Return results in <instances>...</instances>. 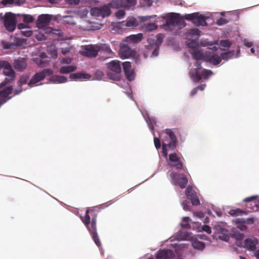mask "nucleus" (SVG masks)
<instances>
[{"label": "nucleus", "mask_w": 259, "mask_h": 259, "mask_svg": "<svg viewBox=\"0 0 259 259\" xmlns=\"http://www.w3.org/2000/svg\"><path fill=\"white\" fill-rule=\"evenodd\" d=\"M99 212L98 207L90 208L87 209L84 217H81V220L87 229L95 244L98 246L101 245L97 230V218Z\"/></svg>", "instance_id": "nucleus-1"}, {"label": "nucleus", "mask_w": 259, "mask_h": 259, "mask_svg": "<svg viewBox=\"0 0 259 259\" xmlns=\"http://www.w3.org/2000/svg\"><path fill=\"white\" fill-rule=\"evenodd\" d=\"M191 53L193 59L196 60H202L212 65H219L220 63L219 55L214 52L206 51L203 53L198 49H194Z\"/></svg>", "instance_id": "nucleus-2"}, {"label": "nucleus", "mask_w": 259, "mask_h": 259, "mask_svg": "<svg viewBox=\"0 0 259 259\" xmlns=\"http://www.w3.org/2000/svg\"><path fill=\"white\" fill-rule=\"evenodd\" d=\"M196 66L189 72L190 77L195 83L199 82L202 78L207 79L213 74L211 70L202 68L201 66Z\"/></svg>", "instance_id": "nucleus-3"}, {"label": "nucleus", "mask_w": 259, "mask_h": 259, "mask_svg": "<svg viewBox=\"0 0 259 259\" xmlns=\"http://www.w3.org/2000/svg\"><path fill=\"white\" fill-rule=\"evenodd\" d=\"M163 38V35L159 33L156 35V40L152 38H148L147 39L148 45H146L145 47L146 49L149 51H152V56L156 57L158 54V50L162 42Z\"/></svg>", "instance_id": "nucleus-4"}, {"label": "nucleus", "mask_w": 259, "mask_h": 259, "mask_svg": "<svg viewBox=\"0 0 259 259\" xmlns=\"http://www.w3.org/2000/svg\"><path fill=\"white\" fill-rule=\"evenodd\" d=\"M164 133L169 138L170 141L167 143H162V153L164 156L166 157L167 155L166 147H168L169 150H173L177 144V138L174 132L171 129H166Z\"/></svg>", "instance_id": "nucleus-5"}, {"label": "nucleus", "mask_w": 259, "mask_h": 259, "mask_svg": "<svg viewBox=\"0 0 259 259\" xmlns=\"http://www.w3.org/2000/svg\"><path fill=\"white\" fill-rule=\"evenodd\" d=\"M0 70H2L4 74L7 76L4 81L0 84L1 89L14 80L15 72L12 66H0Z\"/></svg>", "instance_id": "nucleus-6"}, {"label": "nucleus", "mask_w": 259, "mask_h": 259, "mask_svg": "<svg viewBox=\"0 0 259 259\" xmlns=\"http://www.w3.org/2000/svg\"><path fill=\"white\" fill-rule=\"evenodd\" d=\"M170 177L174 184L179 185L182 189L186 188L188 181L184 174L172 172L170 174Z\"/></svg>", "instance_id": "nucleus-7"}, {"label": "nucleus", "mask_w": 259, "mask_h": 259, "mask_svg": "<svg viewBox=\"0 0 259 259\" xmlns=\"http://www.w3.org/2000/svg\"><path fill=\"white\" fill-rule=\"evenodd\" d=\"M53 73L51 69H45L42 71L35 73L28 83V85H32L42 80L46 76H50Z\"/></svg>", "instance_id": "nucleus-8"}, {"label": "nucleus", "mask_w": 259, "mask_h": 259, "mask_svg": "<svg viewBox=\"0 0 259 259\" xmlns=\"http://www.w3.org/2000/svg\"><path fill=\"white\" fill-rule=\"evenodd\" d=\"M16 19L15 15L11 13H6L4 17V25L6 29L10 31H13L16 27Z\"/></svg>", "instance_id": "nucleus-9"}, {"label": "nucleus", "mask_w": 259, "mask_h": 259, "mask_svg": "<svg viewBox=\"0 0 259 259\" xmlns=\"http://www.w3.org/2000/svg\"><path fill=\"white\" fill-rule=\"evenodd\" d=\"M120 56L121 58L125 59L128 58H135L137 60L138 56L136 52L132 49L126 45L121 46L119 50Z\"/></svg>", "instance_id": "nucleus-10"}, {"label": "nucleus", "mask_w": 259, "mask_h": 259, "mask_svg": "<svg viewBox=\"0 0 259 259\" xmlns=\"http://www.w3.org/2000/svg\"><path fill=\"white\" fill-rule=\"evenodd\" d=\"M99 52H100L99 45H90L83 47L81 54L84 56L89 58H93L97 56Z\"/></svg>", "instance_id": "nucleus-11"}, {"label": "nucleus", "mask_w": 259, "mask_h": 259, "mask_svg": "<svg viewBox=\"0 0 259 259\" xmlns=\"http://www.w3.org/2000/svg\"><path fill=\"white\" fill-rule=\"evenodd\" d=\"M109 71L107 73L108 77L114 81H118L121 78V66H108Z\"/></svg>", "instance_id": "nucleus-12"}, {"label": "nucleus", "mask_w": 259, "mask_h": 259, "mask_svg": "<svg viewBox=\"0 0 259 259\" xmlns=\"http://www.w3.org/2000/svg\"><path fill=\"white\" fill-rule=\"evenodd\" d=\"M166 25L168 27L179 25L185 26L184 21L179 14H174L167 20Z\"/></svg>", "instance_id": "nucleus-13"}, {"label": "nucleus", "mask_w": 259, "mask_h": 259, "mask_svg": "<svg viewBox=\"0 0 259 259\" xmlns=\"http://www.w3.org/2000/svg\"><path fill=\"white\" fill-rule=\"evenodd\" d=\"M169 160L173 163L170 165L171 167H174L177 169H183L185 170L183 162L181 161L180 158L178 157L177 153H173L170 154L169 155Z\"/></svg>", "instance_id": "nucleus-14"}, {"label": "nucleus", "mask_w": 259, "mask_h": 259, "mask_svg": "<svg viewBox=\"0 0 259 259\" xmlns=\"http://www.w3.org/2000/svg\"><path fill=\"white\" fill-rule=\"evenodd\" d=\"M110 13L109 7L107 6H104L100 8H94L91 10L92 15L103 17L109 16Z\"/></svg>", "instance_id": "nucleus-15"}, {"label": "nucleus", "mask_w": 259, "mask_h": 259, "mask_svg": "<svg viewBox=\"0 0 259 259\" xmlns=\"http://www.w3.org/2000/svg\"><path fill=\"white\" fill-rule=\"evenodd\" d=\"M185 194L187 198L191 201L193 205H198L200 204V201L196 193L191 186H188L187 188L185 191Z\"/></svg>", "instance_id": "nucleus-16"}, {"label": "nucleus", "mask_w": 259, "mask_h": 259, "mask_svg": "<svg viewBox=\"0 0 259 259\" xmlns=\"http://www.w3.org/2000/svg\"><path fill=\"white\" fill-rule=\"evenodd\" d=\"M136 3V0H120L119 4H117L116 1H113L110 4L111 7L115 8H130L135 5Z\"/></svg>", "instance_id": "nucleus-17"}, {"label": "nucleus", "mask_w": 259, "mask_h": 259, "mask_svg": "<svg viewBox=\"0 0 259 259\" xmlns=\"http://www.w3.org/2000/svg\"><path fill=\"white\" fill-rule=\"evenodd\" d=\"M51 21L50 15L42 14L38 16L37 20L36 25L38 28H43L49 25Z\"/></svg>", "instance_id": "nucleus-18"}, {"label": "nucleus", "mask_w": 259, "mask_h": 259, "mask_svg": "<svg viewBox=\"0 0 259 259\" xmlns=\"http://www.w3.org/2000/svg\"><path fill=\"white\" fill-rule=\"evenodd\" d=\"M174 256V252L169 249L159 250L156 254V259H171Z\"/></svg>", "instance_id": "nucleus-19"}, {"label": "nucleus", "mask_w": 259, "mask_h": 259, "mask_svg": "<svg viewBox=\"0 0 259 259\" xmlns=\"http://www.w3.org/2000/svg\"><path fill=\"white\" fill-rule=\"evenodd\" d=\"M33 61L37 65H48L50 62V58L47 56L46 53L42 52L38 57L34 58Z\"/></svg>", "instance_id": "nucleus-20"}, {"label": "nucleus", "mask_w": 259, "mask_h": 259, "mask_svg": "<svg viewBox=\"0 0 259 259\" xmlns=\"http://www.w3.org/2000/svg\"><path fill=\"white\" fill-rule=\"evenodd\" d=\"M258 241L255 238H248L244 240L245 247L250 251L255 250Z\"/></svg>", "instance_id": "nucleus-21"}, {"label": "nucleus", "mask_w": 259, "mask_h": 259, "mask_svg": "<svg viewBox=\"0 0 259 259\" xmlns=\"http://www.w3.org/2000/svg\"><path fill=\"white\" fill-rule=\"evenodd\" d=\"M132 66H123V70L127 79L129 81H133L136 77V73Z\"/></svg>", "instance_id": "nucleus-22"}, {"label": "nucleus", "mask_w": 259, "mask_h": 259, "mask_svg": "<svg viewBox=\"0 0 259 259\" xmlns=\"http://www.w3.org/2000/svg\"><path fill=\"white\" fill-rule=\"evenodd\" d=\"M217 229L218 238L223 241H228L230 238V233L228 230L220 226Z\"/></svg>", "instance_id": "nucleus-23"}, {"label": "nucleus", "mask_w": 259, "mask_h": 259, "mask_svg": "<svg viewBox=\"0 0 259 259\" xmlns=\"http://www.w3.org/2000/svg\"><path fill=\"white\" fill-rule=\"evenodd\" d=\"M26 40L25 39H16V43L4 42H3L4 47L6 49L13 48L15 46H22L26 44Z\"/></svg>", "instance_id": "nucleus-24"}, {"label": "nucleus", "mask_w": 259, "mask_h": 259, "mask_svg": "<svg viewBox=\"0 0 259 259\" xmlns=\"http://www.w3.org/2000/svg\"><path fill=\"white\" fill-rule=\"evenodd\" d=\"M70 78L72 79H90L91 78V75L84 73V72H77L74 73H71L69 76Z\"/></svg>", "instance_id": "nucleus-25"}, {"label": "nucleus", "mask_w": 259, "mask_h": 259, "mask_svg": "<svg viewBox=\"0 0 259 259\" xmlns=\"http://www.w3.org/2000/svg\"><path fill=\"white\" fill-rule=\"evenodd\" d=\"M206 18L202 15H198V13H196L193 23L196 26H206L207 25L205 21Z\"/></svg>", "instance_id": "nucleus-26"}, {"label": "nucleus", "mask_w": 259, "mask_h": 259, "mask_svg": "<svg viewBox=\"0 0 259 259\" xmlns=\"http://www.w3.org/2000/svg\"><path fill=\"white\" fill-rule=\"evenodd\" d=\"M233 223L236 225L237 228L242 231L247 229V227L244 223V219L237 218L233 220Z\"/></svg>", "instance_id": "nucleus-27"}, {"label": "nucleus", "mask_w": 259, "mask_h": 259, "mask_svg": "<svg viewBox=\"0 0 259 259\" xmlns=\"http://www.w3.org/2000/svg\"><path fill=\"white\" fill-rule=\"evenodd\" d=\"M127 41H130L133 43H138L141 41L143 39V34L142 33H138L135 35H131L126 38Z\"/></svg>", "instance_id": "nucleus-28"}, {"label": "nucleus", "mask_w": 259, "mask_h": 259, "mask_svg": "<svg viewBox=\"0 0 259 259\" xmlns=\"http://www.w3.org/2000/svg\"><path fill=\"white\" fill-rule=\"evenodd\" d=\"M13 92V87L9 86L0 91V97L2 99L7 98Z\"/></svg>", "instance_id": "nucleus-29"}, {"label": "nucleus", "mask_w": 259, "mask_h": 259, "mask_svg": "<svg viewBox=\"0 0 259 259\" xmlns=\"http://www.w3.org/2000/svg\"><path fill=\"white\" fill-rule=\"evenodd\" d=\"M50 80L54 83H64L67 81V78L64 76L53 75L51 77Z\"/></svg>", "instance_id": "nucleus-30"}, {"label": "nucleus", "mask_w": 259, "mask_h": 259, "mask_svg": "<svg viewBox=\"0 0 259 259\" xmlns=\"http://www.w3.org/2000/svg\"><path fill=\"white\" fill-rule=\"evenodd\" d=\"M76 69V66H63L60 69V72L62 74L69 73Z\"/></svg>", "instance_id": "nucleus-31"}, {"label": "nucleus", "mask_w": 259, "mask_h": 259, "mask_svg": "<svg viewBox=\"0 0 259 259\" xmlns=\"http://www.w3.org/2000/svg\"><path fill=\"white\" fill-rule=\"evenodd\" d=\"M235 55V52L234 51H229L225 53H222L221 56H219L220 58V62L222 60H228L232 59Z\"/></svg>", "instance_id": "nucleus-32"}, {"label": "nucleus", "mask_w": 259, "mask_h": 259, "mask_svg": "<svg viewBox=\"0 0 259 259\" xmlns=\"http://www.w3.org/2000/svg\"><path fill=\"white\" fill-rule=\"evenodd\" d=\"M139 22L136 18H131L126 23V26L132 28H135L138 26Z\"/></svg>", "instance_id": "nucleus-33"}, {"label": "nucleus", "mask_w": 259, "mask_h": 259, "mask_svg": "<svg viewBox=\"0 0 259 259\" xmlns=\"http://www.w3.org/2000/svg\"><path fill=\"white\" fill-rule=\"evenodd\" d=\"M229 213L232 216H239L243 214H246V211L240 209V208H237L235 209H231L229 211Z\"/></svg>", "instance_id": "nucleus-34"}, {"label": "nucleus", "mask_w": 259, "mask_h": 259, "mask_svg": "<svg viewBox=\"0 0 259 259\" xmlns=\"http://www.w3.org/2000/svg\"><path fill=\"white\" fill-rule=\"evenodd\" d=\"M192 245L194 248L199 250H203L205 246V243L204 242L199 241H193L192 243Z\"/></svg>", "instance_id": "nucleus-35"}, {"label": "nucleus", "mask_w": 259, "mask_h": 259, "mask_svg": "<svg viewBox=\"0 0 259 259\" xmlns=\"http://www.w3.org/2000/svg\"><path fill=\"white\" fill-rule=\"evenodd\" d=\"M99 48H100V51H104L107 54H110L112 53L111 50L110 49L109 46L106 44H102L101 45H99Z\"/></svg>", "instance_id": "nucleus-36"}, {"label": "nucleus", "mask_w": 259, "mask_h": 259, "mask_svg": "<svg viewBox=\"0 0 259 259\" xmlns=\"http://www.w3.org/2000/svg\"><path fill=\"white\" fill-rule=\"evenodd\" d=\"M157 28V26L155 23H148L145 26V30L147 31H151Z\"/></svg>", "instance_id": "nucleus-37"}, {"label": "nucleus", "mask_w": 259, "mask_h": 259, "mask_svg": "<svg viewBox=\"0 0 259 259\" xmlns=\"http://www.w3.org/2000/svg\"><path fill=\"white\" fill-rule=\"evenodd\" d=\"M231 42L228 40H222L220 42V45L223 49L228 48L231 46Z\"/></svg>", "instance_id": "nucleus-38"}, {"label": "nucleus", "mask_w": 259, "mask_h": 259, "mask_svg": "<svg viewBox=\"0 0 259 259\" xmlns=\"http://www.w3.org/2000/svg\"><path fill=\"white\" fill-rule=\"evenodd\" d=\"M195 15H196V13H193L189 14H186L184 16V18L188 21H191L192 22H194Z\"/></svg>", "instance_id": "nucleus-39"}, {"label": "nucleus", "mask_w": 259, "mask_h": 259, "mask_svg": "<svg viewBox=\"0 0 259 259\" xmlns=\"http://www.w3.org/2000/svg\"><path fill=\"white\" fill-rule=\"evenodd\" d=\"M23 21L25 23H31L33 21V18L30 15H23Z\"/></svg>", "instance_id": "nucleus-40"}, {"label": "nucleus", "mask_w": 259, "mask_h": 259, "mask_svg": "<svg viewBox=\"0 0 259 259\" xmlns=\"http://www.w3.org/2000/svg\"><path fill=\"white\" fill-rule=\"evenodd\" d=\"M29 79V76H22L21 77L19 80V86L22 87L23 85L27 83L28 80Z\"/></svg>", "instance_id": "nucleus-41"}, {"label": "nucleus", "mask_w": 259, "mask_h": 259, "mask_svg": "<svg viewBox=\"0 0 259 259\" xmlns=\"http://www.w3.org/2000/svg\"><path fill=\"white\" fill-rule=\"evenodd\" d=\"M104 75V73L102 71L100 70H97L95 73V77L96 79L100 80L102 79V77Z\"/></svg>", "instance_id": "nucleus-42"}, {"label": "nucleus", "mask_w": 259, "mask_h": 259, "mask_svg": "<svg viewBox=\"0 0 259 259\" xmlns=\"http://www.w3.org/2000/svg\"><path fill=\"white\" fill-rule=\"evenodd\" d=\"M22 34L26 37H30L32 35L33 32L31 30H22L21 31Z\"/></svg>", "instance_id": "nucleus-43"}, {"label": "nucleus", "mask_w": 259, "mask_h": 259, "mask_svg": "<svg viewBox=\"0 0 259 259\" xmlns=\"http://www.w3.org/2000/svg\"><path fill=\"white\" fill-rule=\"evenodd\" d=\"M200 31L198 28H193L190 30V34L192 35L198 36Z\"/></svg>", "instance_id": "nucleus-44"}, {"label": "nucleus", "mask_w": 259, "mask_h": 259, "mask_svg": "<svg viewBox=\"0 0 259 259\" xmlns=\"http://www.w3.org/2000/svg\"><path fill=\"white\" fill-rule=\"evenodd\" d=\"M227 22H228V21L226 19H225L223 18H222V17L218 19L217 21V24L219 25H222L225 24Z\"/></svg>", "instance_id": "nucleus-45"}, {"label": "nucleus", "mask_w": 259, "mask_h": 259, "mask_svg": "<svg viewBox=\"0 0 259 259\" xmlns=\"http://www.w3.org/2000/svg\"><path fill=\"white\" fill-rule=\"evenodd\" d=\"M125 14V13L123 10H119L116 13V16L118 19L123 18Z\"/></svg>", "instance_id": "nucleus-46"}, {"label": "nucleus", "mask_w": 259, "mask_h": 259, "mask_svg": "<svg viewBox=\"0 0 259 259\" xmlns=\"http://www.w3.org/2000/svg\"><path fill=\"white\" fill-rule=\"evenodd\" d=\"M154 144H155V146L157 150L159 149L161 147V144H160V140L158 138L155 137L154 138Z\"/></svg>", "instance_id": "nucleus-47"}, {"label": "nucleus", "mask_w": 259, "mask_h": 259, "mask_svg": "<svg viewBox=\"0 0 259 259\" xmlns=\"http://www.w3.org/2000/svg\"><path fill=\"white\" fill-rule=\"evenodd\" d=\"M201 229L203 231L209 234H211V230L210 227L207 225H203Z\"/></svg>", "instance_id": "nucleus-48"}, {"label": "nucleus", "mask_w": 259, "mask_h": 259, "mask_svg": "<svg viewBox=\"0 0 259 259\" xmlns=\"http://www.w3.org/2000/svg\"><path fill=\"white\" fill-rule=\"evenodd\" d=\"M187 45L189 48L194 49H197L196 48L198 46V44L194 41H192L189 42Z\"/></svg>", "instance_id": "nucleus-49"}, {"label": "nucleus", "mask_w": 259, "mask_h": 259, "mask_svg": "<svg viewBox=\"0 0 259 259\" xmlns=\"http://www.w3.org/2000/svg\"><path fill=\"white\" fill-rule=\"evenodd\" d=\"M105 65H120V62L118 60H112L106 63Z\"/></svg>", "instance_id": "nucleus-50"}, {"label": "nucleus", "mask_w": 259, "mask_h": 259, "mask_svg": "<svg viewBox=\"0 0 259 259\" xmlns=\"http://www.w3.org/2000/svg\"><path fill=\"white\" fill-rule=\"evenodd\" d=\"M257 196H252L249 197H247L243 200L244 202H248L255 200L257 198Z\"/></svg>", "instance_id": "nucleus-51"}, {"label": "nucleus", "mask_w": 259, "mask_h": 259, "mask_svg": "<svg viewBox=\"0 0 259 259\" xmlns=\"http://www.w3.org/2000/svg\"><path fill=\"white\" fill-rule=\"evenodd\" d=\"M254 222V220L252 218H248V219H244V223L251 225V224H253Z\"/></svg>", "instance_id": "nucleus-52"}, {"label": "nucleus", "mask_w": 259, "mask_h": 259, "mask_svg": "<svg viewBox=\"0 0 259 259\" xmlns=\"http://www.w3.org/2000/svg\"><path fill=\"white\" fill-rule=\"evenodd\" d=\"M234 236L238 240L242 239L244 237V235L242 233H236L234 234Z\"/></svg>", "instance_id": "nucleus-53"}, {"label": "nucleus", "mask_w": 259, "mask_h": 259, "mask_svg": "<svg viewBox=\"0 0 259 259\" xmlns=\"http://www.w3.org/2000/svg\"><path fill=\"white\" fill-rule=\"evenodd\" d=\"M182 205L183 206V209H184V210H185V211L190 210L189 206L187 203L186 202H183L182 203Z\"/></svg>", "instance_id": "nucleus-54"}, {"label": "nucleus", "mask_w": 259, "mask_h": 259, "mask_svg": "<svg viewBox=\"0 0 259 259\" xmlns=\"http://www.w3.org/2000/svg\"><path fill=\"white\" fill-rule=\"evenodd\" d=\"M24 59H21V60L18 59V60H16V61L14 63V65H24Z\"/></svg>", "instance_id": "nucleus-55"}, {"label": "nucleus", "mask_w": 259, "mask_h": 259, "mask_svg": "<svg viewBox=\"0 0 259 259\" xmlns=\"http://www.w3.org/2000/svg\"><path fill=\"white\" fill-rule=\"evenodd\" d=\"M69 4L72 5H78L79 3L80 0H67Z\"/></svg>", "instance_id": "nucleus-56"}, {"label": "nucleus", "mask_w": 259, "mask_h": 259, "mask_svg": "<svg viewBox=\"0 0 259 259\" xmlns=\"http://www.w3.org/2000/svg\"><path fill=\"white\" fill-rule=\"evenodd\" d=\"M16 69L18 70L19 71H23L24 69H25L26 66H14Z\"/></svg>", "instance_id": "nucleus-57"}, {"label": "nucleus", "mask_w": 259, "mask_h": 259, "mask_svg": "<svg viewBox=\"0 0 259 259\" xmlns=\"http://www.w3.org/2000/svg\"><path fill=\"white\" fill-rule=\"evenodd\" d=\"M205 87H206L205 84H200V85H199L198 86H197L196 87V88L198 90H198L203 91L204 90Z\"/></svg>", "instance_id": "nucleus-58"}, {"label": "nucleus", "mask_w": 259, "mask_h": 259, "mask_svg": "<svg viewBox=\"0 0 259 259\" xmlns=\"http://www.w3.org/2000/svg\"><path fill=\"white\" fill-rule=\"evenodd\" d=\"M22 91V87L19 86V88L18 89L15 90L14 91V95H18Z\"/></svg>", "instance_id": "nucleus-59"}, {"label": "nucleus", "mask_w": 259, "mask_h": 259, "mask_svg": "<svg viewBox=\"0 0 259 259\" xmlns=\"http://www.w3.org/2000/svg\"><path fill=\"white\" fill-rule=\"evenodd\" d=\"M10 99H11V97H9L8 98H7V99H5L1 98V97H0V107L2 105H3L4 103H5L8 100Z\"/></svg>", "instance_id": "nucleus-60"}, {"label": "nucleus", "mask_w": 259, "mask_h": 259, "mask_svg": "<svg viewBox=\"0 0 259 259\" xmlns=\"http://www.w3.org/2000/svg\"><path fill=\"white\" fill-rule=\"evenodd\" d=\"M36 38H37V39H38L39 40H41L42 39H46L45 35L41 34L37 35L36 36Z\"/></svg>", "instance_id": "nucleus-61"}, {"label": "nucleus", "mask_w": 259, "mask_h": 259, "mask_svg": "<svg viewBox=\"0 0 259 259\" xmlns=\"http://www.w3.org/2000/svg\"><path fill=\"white\" fill-rule=\"evenodd\" d=\"M70 51V49L69 48H62L61 52L63 54L65 55L67 53H68Z\"/></svg>", "instance_id": "nucleus-62"}, {"label": "nucleus", "mask_w": 259, "mask_h": 259, "mask_svg": "<svg viewBox=\"0 0 259 259\" xmlns=\"http://www.w3.org/2000/svg\"><path fill=\"white\" fill-rule=\"evenodd\" d=\"M197 92H198V90L197 89V88H194L191 92V96H194V95H195L197 94Z\"/></svg>", "instance_id": "nucleus-63"}, {"label": "nucleus", "mask_w": 259, "mask_h": 259, "mask_svg": "<svg viewBox=\"0 0 259 259\" xmlns=\"http://www.w3.org/2000/svg\"><path fill=\"white\" fill-rule=\"evenodd\" d=\"M254 256L256 259H259V249L255 251L254 252Z\"/></svg>", "instance_id": "nucleus-64"}]
</instances>
